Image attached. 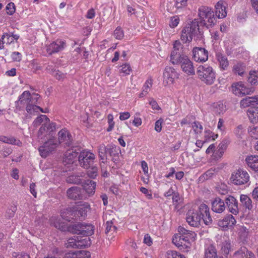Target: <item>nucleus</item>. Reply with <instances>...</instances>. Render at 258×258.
<instances>
[{
    "label": "nucleus",
    "mask_w": 258,
    "mask_h": 258,
    "mask_svg": "<svg viewBox=\"0 0 258 258\" xmlns=\"http://www.w3.org/2000/svg\"><path fill=\"white\" fill-rule=\"evenodd\" d=\"M178 231L179 233L175 234L172 238L173 243L180 249L189 247L190 240L194 239L196 234L182 226L178 227Z\"/></svg>",
    "instance_id": "nucleus-2"
},
{
    "label": "nucleus",
    "mask_w": 258,
    "mask_h": 258,
    "mask_svg": "<svg viewBox=\"0 0 258 258\" xmlns=\"http://www.w3.org/2000/svg\"><path fill=\"white\" fill-rule=\"evenodd\" d=\"M258 78L257 72L252 71H250L249 73V77L248 78V82L251 85H254L257 83V79Z\"/></svg>",
    "instance_id": "nucleus-45"
},
{
    "label": "nucleus",
    "mask_w": 258,
    "mask_h": 258,
    "mask_svg": "<svg viewBox=\"0 0 258 258\" xmlns=\"http://www.w3.org/2000/svg\"><path fill=\"white\" fill-rule=\"evenodd\" d=\"M121 69L120 70V73L123 75H129L132 71L131 68L129 64L125 63L121 66Z\"/></svg>",
    "instance_id": "nucleus-57"
},
{
    "label": "nucleus",
    "mask_w": 258,
    "mask_h": 258,
    "mask_svg": "<svg viewBox=\"0 0 258 258\" xmlns=\"http://www.w3.org/2000/svg\"><path fill=\"white\" fill-rule=\"evenodd\" d=\"M57 144V140L53 139H51L45 142L38 149L40 155L43 158H46L56 148Z\"/></svg>",
    "instance_id": "nucleus-9"
},
{
    "label": "nucleus",
    "mask_w": 258,
    "mask_h": 258,
    "mask_svg": "<svg viewBox=\"0 0 258 258\" xmlns=\"http://www.w3.org/2000/svg\"><path fill=\"white\" fill-rule=\"evenodd\" d=\"M26 110L27 112L30 114L37 113L39 110L42 112H46V111H44L43 109L40 107L33 105L31 103H28V104L27 105Z\"/></svg>",
    "instance_id": "nucleus-38"
},
{
    "label": "nucleus",
    "mask_w": 258,
    "mask_h": 258,
    "mask_svg": "<svg viewBox=\"0 0 258 258\" xmlns=\"http://www.w3.org/2000/svg\"><path fill=\"white\" fill-rule=\"evenodd\" d=\"M215 174V170L211 168L208 170H207L203 175V177L205 179H208L209 178L212 177L213 175Z\"/></svg>",
    "instance_id": "nucleus-64"
},
{
    "label": "nucleus",
    "mask_w": 258,
    "mask_h": 258,
    "mask_svg": "<svg viewBox=\"0 0 258 258\" xmlns=\"http://www.w3.org/2000/svg\"><path fill=\"white\" fill-rule=\"evenodd\" d=\"M199 30V21L197 19H194L182 30L181 40L183 43H189L192 40L193 36Z\"/></svg>",
    "instance_id": "nucleus-6"
},
{
    "label": "nucleus",
    "mask_w": 258,
    "mask_h": 258,
    "mask_svg": "<svg viewBox=\"0 0 258 258\" xmlns=\"http://www.w3.org/2000/svg\"><path fill=\"white\" fill-rule=\"evenodd\" d=\"M19 105V104L21 105H25V104H28L30 103H33L31 100V94L28 91H24L19 97V100L16 102Z\"/></svg>",
    "instance_id": "nucleus-29"
},
{
    "label": "nucleus",
    "mask_w": 258,
    "mask_h": 258,
    "mask_svg": "<svg viewBox=\"0 0 258 258\" xmlns=\"http://www.w3.org/2000/svg\"><path fill=\"white\" fill-rule=\"evenodd\" d=\"M83 189L89 197L93 195L95 191L96 182L91 180H87L83 182Z\"/></svg>",
    "instance_id": "nucleus-22"
},
{
    "label": "nucleus",
    "mask_w": 258,
    "mask_h": 258,
    "mask_svg": "<svg viewBox=\"0 0 258 258\" xmlns=\"http://www.w3.org/2000/svg\"><path fill=\"white\" fill-rule=\"evenodd\" d=\"M83 223H78L75 225H73L72 227V232L74 233L80 234L81 233V229L82 228Z\"/></svg>",
    "instance_id": "nucleus-59"
},
{
    "label": "nucleus",
    "mask_w": 258,
    "mask_h": 258,
    "mask_svg": "<svg viewBox=\"0 0 258 258\" xmlns=\"http://www.w3.org/2000/svg\"><path fill=\"white\" fill-rule=\"evenodd\" d=\"M227 206L228 211L234 215L238 213L239 209L238 207V202L235 198L232 196H228L225 200Z\"/></svg>",
    "instance_id": "nucleus-17"
},
{
    "label": "nucleus",
    "mask_w": 258,
    "mask_h": 258,
    "mask_svg": "<svg viewBox=\"0 0 258 258\" xmlns=\"http://www.w3.org/2000/svg\"><path fill=\"white\" fill-rule=\"evenodd\" d=\"M249 179L250 176L248 172L240 168L234 171L230 177L232 183L237 185L249 184Z\"/></svg>",
    "instance_id": "nucleus-7"
},
{
    "label": "nucleus",
    "mask_w": 258,
    "mask_h": 258,
    "mask_svg": "<svg viewBox=\"0 0 258 258\" xmlns=\"http://www.w3.org/2000/svg\"><path fill=\"white\" fill-rule=\"evenodd\" d=\"M198 16L200 20L199 26H205L207 28L214 25L216 22V17L211 8L202 6L198 11Z\"/></svg>",
    "instance_id": "nucleus-3"
},
{
    "label": "nucleus",
    "mask_w": 258,
    "mask_h": 258,
    "mask_svg": "<svg viewBox=\"0 0 258 258\" xmlns=\"http://www.w3.org/2000/svg\"><path fill=\"white\" fill-rule=\"evenodd\" d=\"M232 90L234 94L238 96L249 95L252 92V89L242 82L233 84L232 85Z\"/></svg>",
    "instance_id": "nucleus-11"
},
{
    "label": "nucleus",
    "mask_w": 258,
    "mask_h": 258,
    "mask_svg": "<svg viewBox=\"0 0 258 258\" xmlns=\"http://www.w3.org/2000/svg\"><path fill=\"white\" fill-rule=\"evenodd\" d=\"M163 122V119L160 118L155 122V130L159 133L161 131L162 128V123Z\"/></svg>",
    "instance_id": "nucleus-62"
},
{
    "label": "nucleus",
    "mask_w": 258,
    "mask_h": 258,
    "mask_svg": "<svg viewBox=\"0 0 258 258\" xmlns=\"http://www.w3.org/2000/svg\"><path fill=\"white\" fill-rule=\"evenodd\" d=\"M66 47L65 40L57 39L47 46L46 51L49 54L51 55L63 50Z\"/></svg>",
    "instance_id": "nucleus-13"
},
{
    "label": "nucleus",
    "mask_w": 258,
    "mask_h": 258,
    "mask_svg": "<svg viewBox=\"0 0 258 258\" xmlns=\"http://www.w3.org/2000/svg\"><path fill=\"white\" fill-rule=\"evenodd\" d=\"M114 36L117 39L120 40L124 37V32L120 27H117L114 31Z\"/></svg>",
    "instance_id": "nucleus-56"
},
{
    "label": "nucleus",
    "mask_w": 258,
    "mask_h": 258,
    "mask_svg": "<svg viewBox=\"0 0 258 258\" xmlns=\"http://www.w3.org/2000/svg\"><path fill=\"white\" fill-rule=\"evenodd\" d=\"M192 127L196 134H201L203 130V126L198 121H195L192 124Z\"/></svg>",
    "instance_id": "nucleus-53"
},
{
    "label": "nucleus",
    "mask_w": 258,
    "mask_h": 258,
    "mask_svg": "<svg viewBox=\"0 0 258 258\" xmlns=\"http://www.w3.org/2000/svg\"><path fill=\"white\" fill-rule=\"evenodd\" d=\"M202 220L206 225H210L212 222L209 207L205 204H201L198 210L190 209L186 213V221L190 226L199 227Z\"/></svg>",
    "instance_id": "nucleus-1"
},
{
    "label": "nucleus",
    "mask_w": 258,
    "mask_h": 258,
    "mask_svg": "<svg viewBox=\"0 0 258 258\" xmlns=\"http://www.w3.org/2000/svg\"><path fill=\"white\" fill-rule=\"evenodd\" d=\"M247 114L251 122L254 123L258 121V107H251L247 111Z\"/></svg>",
    "instance_id": "nucleus-34"
},
{
    "label": "nucleus",
    "mask_w": 258,
    "mask_h": 258,
    "mask_svg": "<svg viewBox=\"0 0 258 258\" xmlns=\"http://www.w3.org/2000/svg\"><path fill=\"white\" fill-rule=\"evenodd\" d=\"M51 223L56 228L59 229L62 231L65 230L64 225L63 223L60 222V219L58 217H53L50 219Z\"/></svg>",
    "instance_id": "nucleus-41"
},
{
    "label": "nucleus",
    "mask_w": 258,
    "mask_h": 258,
    "mask_svg": "<svg viewBox=\"0 0 258 258\" xmlns=\"http://www.w3.org/2000/svg\"><path fill=\"white\" fill-rule=\"evenodd\" d=\"M248 133L249 136L254 139H258V126L252 125L249 126L248 128Z\"/></svg>",
    "instance_id": "nucleus-49"
},
{
    "label": "nucleus",
    "mask_w": 258,
    "mask_h": 258,
    "mask_svg": "<svg viewBox=\"0 0 258 258\" xmlns=\"http://www.w3.org/2000/svg\"><path fill=\"white\" fill-rule=\"evenodd\" d=\"M216 59L221 71H225L227 69L229 66V61L223 53L221 52H217L216 53Z\"/></svg>",
    "instance_id": "nucleus-19"
},
{
    "label": "nucleus",
    "mask_w": 258,
    "mask_h": 258,
    "mask_svg": "<svg viewBox=\"0 0 258 258\" xmlns=\"http://www.w3.org/2000/svg\"><path fill=\"white\" fill-rule=\"evenodd\" d=\"M108 145L105 146L104 144H100L98 147V153L100 160L102 163H105L107 160V154Z\"/></svg>",
    "instance_id": "nucleus-31"
},
{
    "label": "nucleus",
    "mask_w": 258,
    "mask_h": 258,
    "mask_svg": "<svg viewBox=\"0 0 258 258\" xmlns=\"http://www.w3.org/2000/svg\"><path fill=\"white\" fill-rule=\"evenodd\" d=\"M183 45L179 40H176L173 44V49L170 54V61H172V55H178L179 56H183L185 54H182Z\"/></svg>",
    "instance_id": "nucleus-28"
},
{
    "label": "nucleus",
    "mask_w": 258,
    "mask_h": 258,
    "mask_svg": "<svg viewBox=\"0 0 258 258\" xmlns=\"http://www.w3.org/2000/svg\"><path fill=\"white\" fill-rule=\"evenodd\" d=\"M241 205L245 208V211H252L254 209L251 199L246 195H241L240 197Z\"/></svg>",
    "instance_id": "nucleus-25"
},
{
    "label": "nucleus",
    "mask_w": 258,
    "mask_h": 258,
    "mask_svg": "<svg viewBox=\"0 0 258 258\" xmlns=\"http://www.w3.org/2000/svg\"><path fill=\"white\" fill-rule=\"evenodd\" d=\"M95 155L89 150H83L80 153L78 160L80 165L85 169H88L93 165Z\"/></svg>",
    "instance_id": "nucleus-8"
},
{
    "label": "nucleus",
    "mask_w": 258,
    "mask_h": 258,
    "mask_svg": "<svg viewBox=\"0 0 258 258\" xmlns=\"http://www.w3.org/2000/svg\"><path fill=\"white\" fill-rule=\"evenodd\" d=\"M60 216L62 219L68 221H71L73 219H75L73 207L68 208L62 210L60 213Z\"/></svg>",
    "instance_id": "nucleus-30"
},
{
    "label": "nucleus",
    "mask_w": 258,
    "mask_h": 258,
    "mask_svg": "<svg viewBox=\"0 0 258 258\" xmlns=\"http://www.w3.org/2000/svg\"><path fill=\"white\" fill-rule=\"evenodd\" d=\"M238 235L241 240L244 242L246 241L248 235V231L245 227H241L239 229Z\"/></svg>",
    "instance_id": "nucleus-44"
},
{
    "label": "nucleus",
    "mask_w": 258,
    "mask_h": 258,
    "mask_svg": "<svg viewBox=\"0 0 258 258\" xmlns=\"http://www.w3.org/2000/svg\"><path fill=\"white\" fill-rule=\"evenodd\" d=\"M167 258H185L184 255L175 250H168L166 252Z\"/></svg>",
    "instance_id": "nucleus-48"
},
{
    "label": "nucleus",
    "mask_w": 258,
    "mask_h": 258,
    "mask_svg": "<svg viewBox=\"0 0 258 258\" xmlns=\"http://www.w3.org/2000/svg\"><path fill=\"white\" fill-rule=\"evenodd\" d=\"M234 255L237 258H255L254 253L245 247H240L234 252Z\"/></svg>",
    "instance_id": "nucleus-21"
},
{
    "label": "nucleus",
    "mask_w": 258,
    "mask_h": 258,
    "mask_svg": "<svg viewBox=\"0 0 258 258\" xmlns=\"http://www.w3.org/2000/svg\"><path fill=\"white\" fill-rule=\"evenodd\" d=\"M230 249L231 245L229 241H225L222 243L221 250L224 254H228L230 251Z\"/></svg>",
    "instance_id": "nucleus-55"
},
{
    "label": "nucleus",
    "mask_w": 258,
    "mask_h": 258,
    "mask_svg": "<svg viewBox=\"0 0 258 258\" xmlns=\"http://www.w3.org/2000/svg\"><path fill=\"white\" fill-rule=\"evenodd\" d=\"M78 152L73 149L68 150L64 154L63 161L66 164H72L78 155Z\"/></svg>",
    "instance_id": "nucleus-27"
},
{
    "label": "nucleus",
    "mask_w": 258,
    "mask_h": 258,
    "mask_svg": "<svg viewBox=\"0 0 258 258\" xmlns=\"http://www.w3.org/2000/svg\"><path fill=\"white\" fill-rule=\"evenodd\" d=\"M81 231V235L88 237L89 236L93 234L94 227L91 224H86L85 223H83L82 228Z\"/></svg>",
    "instance_id": "nucleus-37"
},
{
    "label": "nucleus",
    "mask_w": 258,
    "mask_h": 258,
    "mask_svg": "<svg viewBox=\"0 0 258 258\" xmlns=\"http://www.w3.org/2000/svg\"><path fill=\"white\" fill-rule=\"evenodd\" d=\"M245 65L241 62H235L232 67V72L234 74L242 76L245 71Z\"/></svg>",
    "instance_id": "nucleus-32"
},
{
    "label": "nucleus",
    "mask_w": 258,
    "mask_h": 258,
    "mask_svg": "<svg viewBox=\"0 0 258 258\" xmlns=\"http://www.w3.org/2000/svg\"><path fill=\"white\" fill-rule=\"evenodd\" d=\"M91 242L89 237L85 236L82 238L78 236V248L86 247L90 246Z\"/></svg>",
    "instance_id": "nucleus-39"
},
{
    "label": "nucleus",
    "mask_w": 258,
    "mask_h": 258,
    "mask_svg": "<svg viewBox=\"0 0 258 258\" xmlns=\"http://www.w3.org/2000/svg\"><path fill=\"white\" fill-rule=\"evenodd\" d=\"M245 161L249 168L255 172H258V156H248L245 159Z\"/></svg>",
    "instance_id": "nucleus-23"
},
{
    "label": "nucleus",
    "mask_w": 258,
    "mask_h": 258,
    "mask_svg": "<svg viewBox=\"0 0 258 258\" xmlns=\"http://www.w3.org/2000/svg\"><path fill=\"white\" fill-rule=\"evenodd\" d=\"M205 258H218L214 248H209L205 252Z\"/></svg>",
    "instance_id": "nucleus-50"
},
{
    "label": "nucleus",
    "mask_w": 258,
    "mask_h": 258,
    "mask_svg": "<svg viewBox=\"0 0 258 258\" xmlns=\"http://www.w3.org/2000/svg\"><path fill=\"white\" fill-rule=\"evenodd\" d=\"M19 38L18 35H14L12 33L5 32L2 36V39L5 41V43L7 44H10L14 42V40L17 41Z\"/></svg>",
    "instance_id": "nucleus-33"
},
{
    "label": "nucleus",
    "mask_w": 258,
    "mask_h": 258,
    "mask_svg": "<svg viewBox=\"0 0 258 258\" xmlns=\"http://www.w3.org/2000/svg\"><path fill=\"white\" fill-rule=\"evenodd\" d=\"M49 119L45 115H41L34 120L33 124L34 126L37 127L43 122L44 124L47 123Z\"/></svg>",
    "instance_id": "nucleus-40"
},
{
    "label": "nucleus",
    "mask_w": 258,
    "mask_h": 258,
    "mask_svg": "<svg viewBox=\"0 0 258 258\" xmlns=\"http://www.w3.org/2000/svg\"><path fill=\"white\" fill-rule=\"evenodd\" d=\"M0 141L3 143L17 145L18 146H21L22 145V143L20 140H17L13 137H8L2 136L0 137Z\"/></svg>",
    "instance_id": "nucleus-36"
},
{
    "label": "nucleus",
    "mask_w": 258,
    "mask_h": 258,
    "mask_svg": "<svg viewBox=\"0 0 258 258\" xmlns=\"http://www.w3.org/2000/svg\"><path fill=\"white\" fill-rule=\"evenodd\" d=\"M58 140L60 144L63 143L67 146H69L71 144L72 139V136L66 129H62L58 134Z\"/></svg>",
    "instance_id": "nucleus-18"
},
{
    "label": "nucleus",
    "mask_w": 258,
    "mask_h": 258,
    "mask_svg": "<svg viewBox=\"0 0 258 258\" xmlns=\"http://www.w3.org/2000/svg\"><path fill=\"white\" fill-rule=\"evenodd\" d=\"M76 258H90V252L87 250H77L76 251Z\"/></svg>",
    "instance_id": "nucleus-52"
},
{
    "label": "nucleus",
    "mask_w": 258,
    "mask_h": 258,
    "mask_svg": "<svg viewBox=\"0 0 258 258\" xmlns=\"http://www.w3.org/2000/svg\"><path fill=\"white\" fill-rule=\"evenodd\" d=\"M225 209V203L224 201L220 198H216L212 202V210L213 212L217 213H221Z\"/></svg>",
    "instance_id": "nucleus-20"
},
{
    "label": "nucleus",
    "mask_w": 258,
    "mask_h": 258,
    "mask_svg": "<svg viewBox=\"0 0 258 258\" xmlns=\"http://www.w3.org/2000/svg\"><path fill=\"white\" fill-rule=\"evenodd\" d=\"M108 119V123L109 124V126L107 129L108 132H110L112 130L114 125V122L113 121V116L111 114H109L107 116Z\"/></svg>",
    "instance_id": "nucleus-61"
},
{
    "label": "nucleus",
    "mask_w": 258,
    "mask_h": 258,
    "mask_svg": "<svg viewBox=\"0 0 258 258\" xmlns=\"http://www.w3.org/2000/svg\"><path fill=\"white\" fill-rule=\"evenodd\" d=\"M240 104V107L242 108H246L257 104L258 96L246 97L241 100Z\"/></svg>",
    "instance_id": "nucleus-26"
},
{
    "label": "nucleus",
    "mask_w": 258,
    "mask_h": 258,
    "mask_svg": "<svg viewBox=\"0 0 258 258\" xmlns=\"http://www.w3.org/2000/svg\"><path fill=\"white\" fill-rule=\"evenodd\" d=\"M52 76L59 81H63L66 78V74L60 72L58 70H57L54 73H53Z\"/></svg>",
    "instance_id": "nucleus-58"
},
{
    "label": "nucleus",
    "mask_w": 258,
    "mask_h": 258,
    "mask_svg": "<svg viewBox=\"0 0 258 258\" xmlns=\"http://www.w3.org/2000/svg\"><path fill=\"white\" fill-rule=\"evenodd\" d=\"M116 230V227L113 225L112 221H108L106 223V229L105 233H108L110 231H115Z\"/></svg>",
    "instance_id": "nucleus-60"
},
{
    "label": "nucleus",
    "mask_w": 258,
    "mask_h": 258,
    "mask_svg": "<svg viewBox=\"0 0 258 258\" xmlns=\"http://www.w3.org/2000/svg\"><path fill=\"white\" fill-rule=\"evenodd\" d=\"M179 73L175 69L167 66L163 72V83L166 85L172 84L175 79L179 78Z\"/></svg>",
    "instance_id": "nucleus-10"
},
{
    "label": "nucleus",
    "mask_w": 258,
    "mask_h": 258,
    "mask_svg": "<svg viewBox=\"0 0 258 258\" xmlns=\"http://www.w3.org/2000/svg\"><path fill=\"white\" fill-rule=\"evenodd\" d=\"M192 56L197 62H205L208 58V52L204 48L196 47L193 49Z\"/></svg>",
    "instance_id": "nucleus-14"
},
{
    "label": "nucleus",
    "mask_w": 258,
    "mask_h": 258,
    "mask_svg": "<svg viewBox=\"0 0 258 258\" xmlns=\"http://www.w3.org/2000/svg\"><path fill=\"white\" fill-rule=\"evenodd\" d=\"M179 22V19L177 16L171 18L169 25L172 28H174L177 26Z\"/></svg>",
    "instance_id": "nucleus-63"
},
{
    "label": "nucleus",
    "mask_w": 258,
    "mask_h": 258,
    "mask_svg": "<svg viewBox=\"0 0 258 258\" xmlns=\"http://www.w3.org/2000/svg\"><path fill=\"white\" fill-rule=\"evenodd\" d=\"M197 73L199 78L205 84L212 85L214 83L216 78L215 72L210 66H200Z\"/></svg>",
    "instance_id": "nucleus-5"
},
{
    "label": "nucleus",
    "mask_w": 258,
    "mask_h": 258,
    "mask_svg": "<svg viewBox=\"0 0 258 258\" xmlns=\"http://www.w3.org/2000/svg\"><path fill=\"white\" fill-rule=\"evenodd\" d=\"M75 219H83L87 216V213L90 210V206L88 203H84L73 207Z\"/></svg>",
    "instance_id": "nucleus-12"
},
{
    "label": "nucleus",
    "mask_w": 258,
    "mask_h": 258,
    "mask_svg": "<svg viewBox=\"0 0 258 258\" xmlns=\"http://www.w3.org/2000/svg\"><path fill=\"white\" fill-rule=\"evenodd\" d=\"M236 223V220L231 215L226 216L222 220L218 222V225L222 228L224 230L233 227Z\"/></svg>",
    "instance_id": "nucleus-16"
},
{
    "label": "nucleus",
    "mask_w": 258,
    "mask_h": 258,
    "mask_svg": "<svg viewBox=\"0 0 258 258\" xmlns=\"http://www.w3.org/2000/svg\"><path fill=\"white\" fill-rule=\"evenodd\" d=\"M65 244L67 248H78V236L69 238Z\"/></svg>",
    "instance_id": "nucleus-42"
},
{
    "label": "nucleus",
    "mask_w": 258,
    "mask_h": 258,
    "mask_svg": "<svg viewBox=\"0 0 258 258\" xmlns=\"http://www.w3.org/2000/svg\"><path fill=\"white\" fill-rule=\"evenodd\" d=\"M88 176L91 178H95L98 175V168L96 166L91 167L87 171Z\"/></svg>",
    "instance_id": "nucleus-51"
},
{
    "label": "nucleus",
    "mask_w": 258,
    "mask_h": 258,
    "mask_svg": "<svg viewBox=\"0 0 258 258\" xmlns=\"http://www.w3.org/2000/svg\"><path fill=\"white\" fill-rule=\"evenodd\" d=\"M67 181L68 182L75 184L83 183L80 176L78 175H72L69 176L67 178Z\"/></svg>",
    "instance_id": "nucleus-46"
},
{
    "label": "nucleus",
    "mask_w": 258,
    "mask_h": 258,
    "mask_svg": "<svg viewBox=\"0 0 258 258\" xmlns=\"http://www.w3.org/2000/svg\"><path fill=\"white\" fill-rule=\"evenodd\" d=\"M81 188L78 186H73L67 190V196L72 200H82L87 197L83 194Z\"/></svg>",
    "instance_id": "nucleus-15"
},
{
    "label": "nucleus",
    "mask_w": 258,
    "mask_h": 258,
    "mask_svg": "<svg viewBox=\"0 0 258 258\" xmlns=\"http://www.w3.org/2000/svg\"><path fill=\"white\" fill-rule=\"evenodd\" d=\"M119 148L114 145H108L107 153L111 157H115L118 154Z\"/></svg>",
    "instance_id": "nucleus-43"
},
{
    "label": "nucleus",
    "mask_w": 258,
    "mask_h": 258,
    "mask_svg": "<svg viewBox=\"0 0 258 258\" xmlns=\"http://www.w3.org/2000/svg\"><path fill=\"white\" fill-rule=\"evenodd\" d=\"M218 137L217 134H215L210 130H206L205 131V142L215 140Z\"/></svg>",
    "instance_id": "nucleus-47"
},
{
    "label": "nucleus",
    "mask_w": 258,
    "mask_h": 258,
    "mask_svg": "<svg viewBox=\"0 0 258 258\" xmlns=\"http://www.w3.org/2000/svg\"><path fill=\"white\" fill-rule=\"evenodd\" d=\"M226 7L224 5V2L222 1H219L215 5V15L216 17L218 18H225L227 15V12H226Z\"/></svg>",
    "instance_id": "nucleus-24"
},
{
    "label": "nucleus",
    "mask_w": 258,
    "mask_h": 258,
    "mask_svg": "<svg viewBox=\"0 0 258 258\" xmlns=\"http://www.w3.org/2000/svg\"><path fill=\"white\" fill-rule=\"evenodd\" d=\"M152 85L153 80L151 78L148 79L143 85L142 90H143L144 92L148 93L151 87L152 86Z\"/></svg>",
    "instance_id": "nucleus-54"
},
{
    "label": "nucleus",
    "mask_w": 258,
    "mask_h": 258,
    "mask_svg": "<svg viewBox=\"0 0 258 258\" xmlns=\"http://www.w3.org/2000/svg\"><path fill=\"white\" fill-rule=\"evenodd\" d=\"M227 149V145L225 142L220 143L214 152V157L216 159L221 158L223 156L225 151Z\"/></svg>",
    "instance_id": "nucleus-35"
},
{
    "label": "nucleus",
    "mask_w": 258,
    "mask_h": 258,
    "mask_svg": "<svg viewBox=\"0 0 258 258\" xmlns=\"http://www.w3.org/2000/svg\"><path fill=\"white\" fill-rule=\"evenodd\" d=\"M172 61L171 62L174 65H180L181 70L188 76L195 74L194 63L186 55L179 56L172 55Z\"/></svg>",
    "instance_id": "nucleus-4"
}]
</instances>
